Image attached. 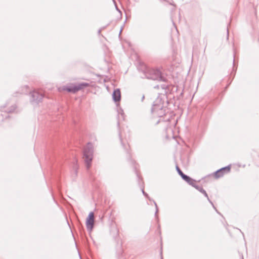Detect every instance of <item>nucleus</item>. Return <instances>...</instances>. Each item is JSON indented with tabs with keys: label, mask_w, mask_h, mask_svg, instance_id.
<instances>
[{
	"label": "nucleus",
	"mask_w": 259,
	"mask_h": 259,
	"mask_svg": "<svg viewBox=\"0 0 259 259\" xmlns=\"http://www.w3.org/2000/svg\"><path fill=\"white\" fill-rule=\"evenodd\" d=\"M93 146L92 144L89 143L84 148L82 157L87 169H89L91 166L93 158Z\"/></svg>",
	"instance_id": "1"
},
{
	"label": "nucleus",
	"mask_w": 259,
	"mask_h": 259,
	"mask_svg": "<svg viewBox=\"0 0 259 259\" xmlns=\"http://www.w3.org/2000/svg\"><path fill=\"white\" fill-rule=\"evenodd\" d=\"M163 105L162 100L157 98L153 103L151 112L155 116L162 117L164 114Z\"/></svg>",
	"instance_id": "2"
},
{
	"label": "nucleus",
	"mask_w": 259,
	"mask_h": 259,
	"mask_svg": "<svg viewBox=\"0 0 259 259\" xmlns=\"http://www.w3.org/2000/svg\"><path fill=\"white\" fill-rule=\"evenodd\" d=\"M146 77L148 79L154 80L165 81L166 79L162 76L161 73L157 69H149L145 73Z\"/></svg>",
	"instance_id": "3"
},
{
	"label": "nucleus",
	"mask_w": 259,
	"mask_h": 259,
	"mask_svg": "<svg viewBox=\"0 0 259 259\" xmlns=\"http://www.w3.org/2000/svg\"><path fill=\"white\" fill-rule=\"evenodd\" d=\"M88 85L89 83L82 82L76 85L64 86L63 88V90L64 91H67L68 92L75 93L77 91L83 89L84 88L88 87Z\"/></svg>",
	"instance_id": "4"
},
{
	"label": "nucleus",
	"mask_w": 259,
	"mask_h": 259,
	"mask_svg": "<svg viewBox=\"0 0 259 259\" xmlns=\"http://www.w3.org/2000/svg\"><path fill=\"white\" fill-rule=\"evenodd\" d=\"M95 219H94V213L93 212H90L88 217L86 220V227L87 229L89 231H92L94 225Z\"/></svg>",
	"instance_id": "5"
},
{
	"label": "nucleus",
	"mask_w": 259,
	"mask_h": 259,
	"mask_svg": "<svg viewBox=\"0 0 259 259\" xmlns=\"http://www.w3.org/2000/svg\"><path fill=\"white\" fill-rule=\"evenodd\" d=\"M230 165L225 166L218 170L214 173V176L216 179L222 177L225 174H227L230 171Z\"/></svg>",
	"instance_id": "6"
},
{
	"label": "nucleus",
	"mask_w": 259,
	"mask_h": 259,
	"mask_svg": "<svg viewBox=\"0 0 259 259\" xmlns=\"http://www.w3.org/2000/svg\"><path fill=\"white\" fill-rule=\"evenodd\" d=\"M31 94V101L38 103L43 98L44 96L42 94L39 93L37 91H34L30 93Z\"/></svg>",
	"instance_id": "7"
},
{
	"label": "nucleus",
	"mask_w": 259,
	"mask_h": 259,
	"mask_svg": "<svg viewBox=\"0 0 259 259\" xmlns=\"http://www.w3.org/2000/svg\"><path fill=\"white\" fill-rule=\"evenodd\" d=\"M3 108L4 111L7 113H13L16 110V106L15 104L10 106L9 103H7Z\"/></svg>",
	"instance_id": "8"
},
{
	"label": "nucleus",
	"mask_w": 259,
	"mask_h": 259,
	"mask_svg": "<svg viewBox=\"0 0 259 259\" xmlns=\"http://www.w3.org/2000/svg\"><path fill=\"white\" fill-rule=\"evenodd\" d=\"M112 98L115 102H118L120 100L121 95L120 90L118 89H116L114 91L112 94Z\"/></svg>",
	"instance_id": "9"
},
{
	"label": "nucleus",
	"mask_w": 259,
	"mask_h": 259,
	"mask_svg": "<svg viewBox=\"0 0 259 259\" xmlns=\"http://www.w3.org/2000/svg\"><path fill=\"white\" fill-rule=\"evenodd\" d=\"M201 193H202L204 195V196L207 198V199L208 200L209 202L211 204L212 207L215 208V206H214L212 202L209 199L208 196L206 192L205 191V190H204L203 191H202V192Z\"/></svg>",
	"instance_id": "10"
},
{
	"label": "nucleus",
	"mask_w": 259,
	"mask_h": 259,
	"mask_svg": "<svg viewBox=\"0 0 259 259\" xmlns=\"http://www.w3.org/2000/svg\"><path fill=\"white\" fill-rule=\"evenodd\" d=\"M201 193H202L204 195V196L207 198V199L208 200L209 202L211 204L212 207L215 208V206H214L212 202L209 199L208 196L206 192L205 191V190H204L203 191H202V192Z\"/></svg>",
	"instance_id": "11"
},
{
	"label": "nucleus",
	"mask_w": 259,
	"mask_h": 259,
	"mask_svg": "<svg viewBox=\"0 0 259 259\" xmlns=\"http://www.w3.org/2000/svg\"><path fill=\"white\" fill-rule=\"evenodd\" d=\"M201 193H202L204 195V196L207 198V199L208 200L209 202L211 204L212 207L215 208V206H214L212 202L209 199L208 196L206 192L205 191V190H204L203 191H202V192Z\"/></svg>",
	"instance_id": "12"
},
{
	"label": "nucleus",
	"mask_w": 259,
	"mask_h": 259,
	"mask_svg": "<svg viewBox=\"0 0 259 259\" xmlns=\"http://www.w3.org/2000/svg\"><path fill=\"white\" fill-rule=\"evenodd\" d=\"M183 179L189 184H190V183L192 182V181L193 180V179L188 176L187 175H186V176H184V178Z\"/></svg>",
	"instance_id": "13"
},
{
	"label": "nucleus",
	"mask_w": 259,
	"mask_h": 259,
	"mask_svg": "<svg viewBox=\"0 0 259 259\" xmlns=\"http://www.w3.org/2000/svg\"><path fill=\"white\" fill-rule=\"evenodd\" d=\"M151 201H152L154 203V204L155 206V208H156V211H155V218L158 219V215H157V213H158V206H157V203H156V202L152 200L151 199Z\"/></svg>",
	"instance_id": "14"
},
{
	"label": "nucleus",
	"mask_w": 259,
	"mask_h": 259,
	"mask_svg": "<svg viewBox=\"0 0 259 259\" xmlns=\"http://www.w3.org/2000/svg\"><path fill=\"white\" fill-rule=\"evenodd\" d=\"M176 169L178 174L181 176L182 179L184 178V176H186V175L184 174L178 166H176Z\"/></svg>",
	"instance_id": "15"
},
{
	"label": "nucleus",
	"mask_w": 259,
	"mask_h": 259,
	"mask_svg": "<svg viewBox=\"0 0 259 259\" xmlns=\"http://www.w3.org/2000/svg\"><path fill=\"white\" fill-rule=\"evenodd\" d=\"M195 182H196V181L195 180L193 179L192 181V182H191L189 185L192 186V187H194L196 189L198 185H197L195 184Z\"/></svg>",
	"instance_id": "16"
},
{
	"label": "nucleus",
	"mask_w": 259,
	"mask_h": 259,
	"mask_svg": "<svg viewBox=\"0 0 259 259\" xmlns=\"http://www.w3.org/2000/svg\"><path fill=\"white\" fill-rule=\"evenodd\" d=\"M142 193L147 198H148L149 199V200H151V199L148 196V195L147 193H146L145 191H144V188H142Z\"/></svg>",
	"instance_id": "17"
},
{
	"label": "nucleus",
	"mask_w": 259,
	"mask_h": 259,
	"mask_svg": "<svg viewBox=\"0 0 259 259\" xmlns=\"http://www.w3.org/2000/svg\"><path fill=\"white\" fill-rule=\"evenodd\" d=\"M196 189H197L198 191H199L200 192L202 193V191L204 190V189H203V188L201 186H198L197 187V188H196Z\"/></svg>",
	"instance_id": "18"
},
{
	"label": "nucleus",
	"mask_w": 259,
	"mask_h": 259,
	"mask_svg": "<svg viewBox=\"0 0 259 259\" xmlns=\"http://www.w3.org/2000/svg\"><path fill=\"white\" fill-rule=\"evenodd\" d=\"M73 168L75 170V175H77V165L76 164L74 166Z\"/></svg>",
	"instance_id": "19"
},
{
	"label": "nucleus",
	"mask_w": 259,
	"mask_h": 259,
	"mask_svg": "<svg viewBox=\"0 0 259 259\" xmlns=\"http://www.w3.org/2000/svg\"><path fill=\"white\" fill-rule=\"evenodd\" d=\"M144 98H145V96L144 95H143L142 96L141 101H143L144 100Z\"/></svg>",
	"instance_id": "20"
},
{
	"label": "nucleus",
	"mask_w": 259,
	"mask_h": 259,
	"mask_svg": "<svg viewBox=\"0 0 259 259\" xmlns=\"http://www.w3.org/2000/svg\"><path fill=\"white\" fill-rule=\"evenodd\" d=\"M101 29H99V30H98V34H100V33H101Z\"/></svg>",
	"instance_id": "21"
},
{
	"label": "nucleus",
	"mask_w": 259,
	"mask_h": 259,
	"mask_svg": "<svg viewBox=\"0 0 259 259\" xmlns=\"http://www.w3.org/2000/svg\"><path fill=\"white\" fill-rule=\"evenodd\" d=\"M119 137H120V139L121 142V143L122 144V139H121V135H120V134H119Z\"/></svg>",
	"instance_id": "22"
},
{
	"label": "nucleus",
	"mask_w": 259,
	"mask_h": 259,
	"mask_svg": "<svg viewBox=\"0 0 259 259\" xmlns=\"http://www.w3.org/2000/svg\"><path fill=\"white\" fill-rule=\"evenodd\" d=\"M228 36H229V31H228V29H227V37L228 38Z\"/></svg>",
	"instance_id": "23"
},
{
	"label": "nucleus",
	"mask_w": 259,
	"mask_h": 259,
	"mask_svg": "<svg viewBox=\"0 0 259 259\" xmlns=\"http://www.w3.org/2000/svg\"><path fill=\"white\" fill-rule=\"evenodd\" d=\"M213 208L217 211V213H219V211H217V210L215 207V208Z\"/></svg>",
	"instance_id": "24"
},
{
	"label": "nucleus",
	"mask_w": 259,
	"mask_h": 259,
	"mask_svg": "<svg viewBox=\"0 0 259 259\" xmlns=\"http://www.w3.org/2000/svg\"><path fill=\"white\" fill-rule=\"evenodd\" d=\"M155 88H159V85H157L156 87H155Z\"/></svg>",
	"instance_id": "25"
},
{
	"label": "nucleus",
	"mask_w": 259,
	"mask_h": 259,
	"mask_svg": "<svg viewBox=\"0 0 259 259\" xmlns=\"http://www.w3.org/2000/svg\"><path fill=\"white\" fill-rule=\"evenodd\" d=\"M159 121H158L156 123V124H158L159 123Z\"/></svg>",
	"instance_id": "26"
},
{
	"label": "nucleus",
	"mask_w": 259,
	"mask_h": 259,
	"mask_svg": "<svg viewBox=\"0 0 259 259\" xmlns=\"http://www.w3.org/2000/svg\"><path fill=\"white\" fill-rule=\"evenodd\" d=\"M242 259H243V258H242Z\"/></svg>",
	"instance_id": "27"
}]
</instances>
